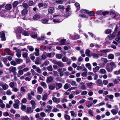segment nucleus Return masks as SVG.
Instances as JSON below:
<instances>
[{
	"label": "nucleus",
	"instance_id": "1",
	"mask_svg": "<svg viewBox=\"0 0 120 120\" xmlns=\"http://www.w3.org/2000/svg\"><path fill=\"white\" fill-rule=\"evenodd\" d=\"M53 17L54 18H57L54 19L53 20L54 22L56 23L60 22L64 19V18H62L63 17L60 15H55L53 16Z\"/></svg>",
	"mask_w": 120,
	"mask_h": 120
},
{
	"label": "nucleus",
	"instance_id": "2",
	"mask_svg": "<svg viewBox=\"0 0 120 120\" xmlns=\"http://www.w3.org/2000/svg\"><path fill=\"white\" fill-rule=\"evenodd\" d=\"M32 68L33 69H35V71L38 73L40 74L42 73V72L41 69L37 67L36 65H33Z\"/></svg>",
	"mask_w": 120,
	"mask_h": 120
},
{
	"label": "nucleus",
	"instance_id": "3",
	"mask_svg": "<svg viewBox=\"0 0 120 120\" xmlns=\"http://www.w3.org/2000/svg\"><path fill=\"white\" fill-rule=\"evenodd\" d=\"M19 101L18 100H17L16 101L15 104H13L14 107L15 109H19Z\"/></svg>",
	"mask_w": 120,
	"mask_h": 120
},
{
	"label": "nucleus",
	"instance_id": "4",
	"mask_svg": "<svg viewBox=\"0 0 120 120\" xmlns=\"http://www.w3.org/2000/svg\"><path fill=\"white\" fill-rule=\"evenodd\" d=\"M53 80V78L51 76L47 77L46 79V82L47 83H49L52 82Z\"/></svg>",
	"mask_w": 120,
	"mask_h": 120
},
{
	"label": "nucleus",
	"instance_id": "5",
	"mask_svg": "<svg viewBox=\"0 0 120 120\" xmlns=\"http://www.w3.org/2000/svg\"><path fill=\"white\" fill-rule=\"evenodd\" d=\"M52 99L53 101L56 104L59 103L60 101V98H57L55 97H53Z\"/></svg>",
	"mask_w": 120,
	"mask_h": 120
},
{
	"label": "nucleus",
	"instance_id": "6",
	"mask_svg": "<svg viewBox=\"0 0 120 120\" xmlns=\"http://www.w3.org/2000/svg\"><path fill=\"white\" fill-rule=\"evenodd\" d=\"M0 35H1V40L3 41H4L6 40V38L5 37V34L4 32L3 31L2 32H0Z\"/></svg>",
	"mask_w": 120,
	"mask_h": 120
},
{
	"label": "nucleus",
	"instance_id": "7",
	"mask_svg": "<svg viewBox=\"0 0 120 120\" xmlns=\"http://www.w3.org/2000/svg\"><path fill=\"white\" fill-rule=\"evenodd\" d=\"M79 88L81 89L82 90H85L86 89V87L83 82L80 83L79 86Z\"/></svg>",
	"mask_w": 120,
	"mask_h": 120
},
{
	"label": "nucleus",
	"instance_id": "8",
	"mask_svg": "<svg viewBox=\"0 0 120 120\" xmlns=\"http://www.w3.org/2000/svg\"><path fill=\"white\" fill-rule=\"evenodd\" d=\"M62 16L63 17L62 18L64 19L65 18H67L69 15V14L68 12H67L66 11L63 13L62 14Z\"/></svg>",
	"mask_w": 120,
	"mask_h": 120
},
{
	"label": "nucleus",
	"instance_id": "9",
	"mask_svg": "<svg viewBox=\"0 0 120 120\" xmlns=\"http://www.w3.org/2000/svg\"><path fill=\"white\" fill-rule=\"evenodd\" d=\"M2 14H1L0 15L1 16L3 17H7L8 16L7 12L5 11V10H2Z\"/></svg>",
	"mask_w": 120,
	"mask_h": 120
},
{
	"label": "nucleus",
	"instance_id": "10",
	"mask_svg": "<svg viewBox=\"0 0 120 120\" xmlns=\"http://www.w3.org/2000/svg\"><path fill=\"white\" fill-rule=\"evenodd\" d=\"M62 86V85L61 83H55V86L57 90H58L61 88Z\"/></svg>",
	"mask_w": 120,
	"mask_h": 120
},
{
	"label": "nucleus",
	"instance_id": "11",
	"mask_svg": "<svg viewBox=\"0 0 120 120\" xmlns=\"http://www.w3.org/2000/svg\"><path fill=\"white\" fill-rule=\"evenodd\" d=\"M49 12L51 14L54 13L55 11V9L53 7H50L49 8L48 10Z\"/></svg>",
	"mask_w": 120,
	"mask_h": 120
},
{
	"label": "nucleus",
	"instance_id": "12",
	"mask_svg": "<svg viewBox=\"0 0 120 120\" xmlns=\"http://www.w3.org/2000/svg\"><path fill=\"white\" fill-rule=\"evenodd\" d=\"M43 89L41 86H39L37 88V92L38 94H41L43 91Z\"/></svg>",
	"mask_w": 120,
	"mask_h": 120
},
{
	"label": "nucleus",
	"instance_id": "13",
	"mask_svg": "<svg viewBox=\"0 0 120 120\" xmlns=\"http://www.w3.org/2000/svg\"><path fill=\"white\" fill-rule=\"evenodd\" d=\"M49 89L52 90H54L55 88L54 84H50L48 85Z\"/></svg>",
	"mask_w": 120,
	"mask_h": 120
},
{
	"label": "nucleus",
	"instance_id": "14",
	"mask_svg": "<svg viewBox=\"0 0 120 120\" xmlns=\"http://www.w3.org/2000/svg\"><path fill=\"white\" fill-rule=\"evenodd\" d=\"M15 30H16L17 33H21L22 32V27H21L19 26L15 28Z\"/></svg>",
	"mask_w": 120,
	"mask_h": 120
},
{
	"label": "nucleus",
	"instance_id": "15",
	"mask_svg": "<svg viewBox=\"0 0 120 120\" xmlns=\"http://www.w3.org/2000/svg\"><path fill=\"white\" fill-rule=\"evenodd\" d=\"M18 74L17 75V76L19 77L23 74V71L22 70H19L18 71Z\"/></svg>",
	"mask_w": 120,
	"mask_h": 120
},
{
	"label": "nucleus",
	"instance_id": "16",
	"mask_svg": "<svg viewBox=\"0 0 120 120\" xmlns=\"http://www.w3.org/2000/svg\"><path fill=\"white\" fill-rule=\"evenodd\" d=\"M70 113L71 114V116L73 117H75L77 116V113L73 111L70 112Z\"/></svg>",
	"mask_w": 120,
	"mask_h": 120
},
{
	"label": "nucleus",
	"instance_id": "17",
	"mask_svg": "<svg viewBox=\"0 0 120 120\" xmlns=\"http://www.w3.org/2000/svg\"><path fill=\"white\" fill-rule=\"evenodd\" d=\"M85 53L86 55L89 57H90L91 56L90 55V51L88 49H86V52Z\"/></svg>",
	"mask_w": 120,
	"mask_h": 120
},
{
	"label": "nucleus",
	"instance_id": "18",
	"mask_svg": "<svg viewBox=\"0 0 120 120\" xmlns=\"http://www.w3.org/2000/svg\"><path fill=\"white\" fill-rule=\"evenodd\" d=\"M31 107L30 106H28L26 108V113L28 114L30 113H31L33 112V111L31 112Z\"/></svg>",
	"mask_w": 120,
	"mask_h": 120
},
{
	"label": "nucleus",
	"instance_id": "19",
	"mask_svg": "<svg viewBox=\"0 0 120 120\" xmlns=\"http://www.w3.org/2000/svg\"><path fill=\"white\" fill-rule=\"evenodd\" d=\"M16 70L17 69L16 67L13 66L10 67L9 69L10 71L13 72L16 71Z\"/></svg>",
	"mask_w": 120,
	"mask_h": 120
},
{
	"label": "nucleus",
	"instance_id": "20",
	"mask_svg": "<svg viewBox=\"0 0 120 120\" xmlns=\"http://www.w3.org/2000/svg\"><path fill=\"white\" fill-rule=\"evenodd\" d=\"M41 17L40 15L36 14L34 16L33 19L34 20H36L39 19Z\"/></svg>",
	"mask_w": 120,
	"mask_h": 120
},
{
	"label": "nucleus",
	"instance_id": "21",
	"mask_svg": "<svg viewBox=\"0 0 120 120\" xmlns=\"http://www.w3.org/2000/svg\"><path fill=\"white\" fill-rule=\"evenodd\" d=\"M66 40L65 39H63L61 40L60 45H66L67 43L66 42Z\"/></svg>",
	"mask_w": 120,
	"mask_h": 120
},
{
	"label": "nucleus",
	"instance_id": "22",
	"mask_svg": "<svg viewBox=\"0 0 120 120\" xmlns=\"http://www.w3.org/2000/svg\"><path fill=\"white\" fill-rule=\"evenodd\" d=\"M28 11V10L27 9H24L21 12L22 15L23 16L25 15L27 13Z\"/></svg>",
	"mask_w": 120,
	"mask_h": 120
},
{
	"label": "nucleus",
	"instance_id": "23",
	"mask_svg": "<svg viewBox=\"0 0 120 120\" xmlns=\"http://www.w3.org/2000/svg\"><path fill=\"white\" fill-rule=\"evenodd\" d=\"M9 87V86L7 84L5 83L4 84L2 87L4 90H6L8 89Z\"/></svg>",
	"mask_w": 120,
	"mask_h": 120
},
{
	"label": "nucleus",
	"instance_id": "24",
	"mask_svg": "<svg viewBox=\"0 0 120 120\" xmlns=\"http://www.w3.org/2000/svg\"><path fill=\"white\" fill-rule=\"evenodd\" d=\"M57 65L60 67H63L64 66L63 63L60 61H58Z\"/></svg>",
	"mask_w": 120,
	"mask_h": 120
},
{
	"label": "nucleus",
	"instance_id": "25",
	"mask_svg": "<svg viewBox=\"0 0 120 120\" xmlns=\"http://www.w3.org/2000/svg\"><path fill=\"white\" fill-rule=\"evenodd\" d=\"M12 8V5L11 4H8L6 5L5 7V8L7 10H10Z\"/></svg>",
	"mask_w": 120,
	"mask_h": 120
},
{
	"label": "nucleus",
	"instance_id": "26",
	"mask_svg": "<svg viewBox=\"0 0 120 120\" xmlns=\"http://www.w3.org/2000/svg\"><path fill=\"white\" fill-rule=\"evenodd\" d=\"M71 86L69 84L66 83L64 86V88L65 90H67Z\"/></svg>",
	"mask_w": 120,
	"mask_h": 120
},
{
	"label": "nucleus",
	"instance_id": "27",
	"mask_svg": "<svg viewBox=\"0 0 120 120\" xmlns=\"http://www.w3.org/2000/svg\"><path fill=\"white\" fill-rule=\"evenodd\" d=\"M105 69L108 72L111 71L113 69L112 68L109 67L108 66L106 67Z\"/></svg>",
	"mask_w": 120,
	"mask_h": 120
},
{
	"label": "nucleus",
	"instance_id": "28",
	"mask_svg": "<svg viewBox=\"0 0 120 120\" xmlns=\"http://www.w3.org/2000/svg\"><path fill=\"white\" fill-rule=\"evenodd\" d=\"M73 39H78L79 38V36L77 34H75L71 37Z\"/></svg>",
	"mask_w": 120,
	"mask_h": 120
},
{
	"label": "nucleus",
	"instance_id": "29",
	"mask_svg": "<svg viewBox=\"0 0 120 120\" xmlns=\"http://www.w3.org/2000/svg\"><path fill=\"white\" fill-rule=\"evenodd\" d=\"M39 57L36 58L35 63L36 64L38 65L41 64V63L39 60Z\"/></svg>",
	"mask_w": 120,
	"mask_h": 120
},
{
	"label": "nucleus",
	"instance_id": "30",
	"mask_svg": "<svg viewBox=\"0 0 120 120\" xmlns=\"http://www.w3.org/2000/svg\"><path fill=\"white\" fill-rule=\"evenodd\" d=\"M41 85L42 86L44 89H46L47 87L46 83L45 82H42L41 83Z\"/></svg>",
	"mask_w": 120,
	"mask_h": 120
},
{
	"label": "nucleus",
	"instance_id": "31",
	"mask_svg": "<svg viewBox=\"0 0 120 120\" xmlns=\"http://www.w3.org/2000/svg\"><path fill=\"white\" fill-rule=\"evenodd\" d=\"M6 55H10L11 51L10 50L8 49H6L4 51Z\"/></svg>",
	"mask_w": 120,
	"mask_h": 120
},
{
	"label": "nucleus",
	"instance_id": "32",
	"mask_svg": "<svg viewBox=\"0 0 120 120\" xmlns=\"http://www.w3.org/2000/svg\"><path fill=\"white\" fill-rule=\"evenodd\" d=\"M100 51L102 52L107 53L109 52L110 51V50L109 49H106L101 50Z\"/></svg>",
	"mask_w": 120,
	"mask_h": 120
},
{
	"label": "nucleus",
	"instance_id": "33",
	"mask_svg": "<svg viewBox=\"0 0 120 120\" xmlns=\"http://www.w3.org/2000/svg\"><path fill=\"white\" fill-rule=\"evenodd\" d=\"M48 21V20L46 19H44L41 20L42 23L44 24H47Z\"/></svg>",
	"mask_w": 120,
	"mask_h": 120
},
{
	"label": "nucleus",
	"instance_id": "34",
	"mask_svg": "<svg viewBox=\"0 0 120 120\" xmlns=\"http://www.w3.org/2000/svg\"><path fill=\"white\" fill-rule=\"evenodd\" d=\"M68 83H70L72 86H77V85L76 84V82L75 81H73L71 82H68Z\"/></svg>",
	"mask_w": 120,
	"mask_h": 120
},
{
	"label": "nucleus",
	"instance_id": "35",
	"mask_svg": "<svg viewBox=\"0 0 120 120\" xmlns=\"http://www.w3.org/2000/svg\"><path fill=\"white\" fill-rule=\"evenodd\" d=\"M106 70L104 69H101L99 70V73L101 74H105L106 73Z\"/></svg>",
	"mask_w": 120,
	"mask_h": 120
},
{
	"label": "nucleus",
	"instance_id": "36",
	"mask_svg": "<svg viewBox=\"0 0 120 120\" xmlns=\"http://www.w3.org/2000/svg\"><path fill=\"white\" fill-rule=\"evenodd\" d=\"M110 64L112 68H115L116 67V65L115 63L114 62H112L110 63Z\"/></svg>",
	"mask_w": 120,
	"mask_h": 120
},
{
	"label": "nucleus",
	"instance_id": "37",
	"mask_svg": "<svg viewBox=\"0 0 120 120\" xmlns=\"http://www.w3.org/2000/svg\"><path fill=\"white\" fill-rule=\"evenodd\" d=\"M22 34L25 36H28L29 35V33L28 32L25 30L23 32Z\"/></svg>",
	"mask_w": 120,
	"mask_h": 120
},
{
	"label": "nucleus",
	"instance_id": "38",
	"mask_svg": "<svg viewBox=\"0 0 120 120\" xmlns=\"http://www.w3.org/2000/svg\"><path fill=\"white\" fill-rule=\"evenodd\" d=\"M21 119L22 120H30L29 118L27 116H22L21 118Z\"/></svg>",
	"mask_w": 120,
	"mask_h": 120
},
{
	"label": "nucleus",
	"instance_id": "39",
	"mask_svg": "<svg viewBox=\"0 0 120 120\" xmlns=\"http://www.w3.org/2000/svg\"><path fill=\"white\" fill-rule=\"evenodd\" d=\"M28 53L26 52H24L22 53V55L23 57L24 58H27L28 57Z\"/></svg>",
	"mask_w": 120,
	"mask_h": 120
},
{
	"label": "nucleus",
	"instance_id": "40",
	"mask_svg": "<svg viewBox=\"0 0 120 120\" xmlns=\"http://www.w3.org/2000/svg\"><path fill=\"white\" fill-rule=\"evenodd\" d=\"M114 56L112 54H109L108 56V58L110 59H113L114 58Z\"/></svg>",
	"mask_w": 120,
	"mask_h": 120
},
{
	"label": "nucleus",
	"instance_id": "41",
	"mask_svg": "<svg viewBox=\"0 0 120 120\" xmlns=\"http://www.w3.org/2000/svg\"><path fill=\"white\" fill-rule=\"evenodd\" d=\"M111 112L114 115H116L117 113V111L115 109H112L111 111Z\"/></svg>",
	"mask_w": 120,
	"mask_h": 120
},
{
	"label": "nucleus",
	"instance_id": "42",
	"mask_svg": "<svg viewBox=\"0 0 120 120\" xmlns=\"http://www.w3.org/2000/svg\"><path fill=\"white\" fill-rule=\"evenodd\" d=\"M19 3L20 2H19L18 1H15L13 4V7H16Z\"/></svg>",
	"mask_w": 120,
	"mask_h": 120
},
{
	"label": "nucleus",
	"instance_id": "43",
	"mask_svg": "<svg viewBox=\"0 0 120 120\" xmlns=\"http://www.w3.org/2000/svg\"><path fill=\"white\" fill-rule=\"evenodd\" d=\"M86 66L87 67L88 69L90 71L91 70V66L90 63H87L86 64Z\"/></svg>",
	"mask_w": 120,
	"mask_h": 120
},
{
	"label": "nucleus",
	"instance_id": "44",
	"mask_svg": "<svg viewBox=\"0 0 120 120\" xmlns=\"http://www.w3.org/2000/svg\"><path fill=\"white\" fill-rule=\"evenodd\" d=\"M10 17L12 18H14L15 17V13L13 12H12L10 13Z\"/></svg>",
	"mask_w": 120,
	"mask_h": 120
},
{
	"label": "nucleus",
	"instance_id": "45",
	"mask_svg": "<svg viewBox=\"0 0 120 120\" xmlns=\"http://www.w3.org/2000/svg\"><path fill=\"white\" fill-rule=\"evenodd\" d=\"M87 14L90 16H93L95 14V13L93 11H90L89 12L88 11V12Z\"/></svg>",
	"mask_w": 120,
	"mask_h": 120
},
{
	"label": "nucleus",
	"instance_id": "46",
	"mask_svg": "<svg viewBox=\"0 0 120 120\" xmlns=\"http://www.w3.org/2000/svg\"><path fill=\"white\" fill-rule=\"evenodd\" d=\"M92 55L94 58L95 59H97L99 57V55H100V54H96L95 53H93L92 54Z\"/></svg>",
	"mask_w": 120,
	"mask_h": 120
},
{
	"label": "nucleus",
	"instance_id": "47",
	"mask_svg": "<svg viewBox=\"0 0 120 120\" xmlns=\"http://www.w3.org/2000/svg\"><path fill=\"white\" fill-rule=\"evenodd\" d=\"M80 12L82 13L87 14L88 11L85 9H82L80 11Z\"/></svg>",
	"mask_w": 120,
	"mask_h": 120
},
{
	"label": "nucleus",
	"instance_id": "48",
	"mask_svg": "<svg viewBox=\"0 0 120 120\" xmlns=\"http://www.w3.org/2000/svg\"><path fill=\"white\" fill-rule=\"evenodd\" d=\"M16 61L18 64H20L22 62L23 60L22 59L18 58L16 60Z\"/></svg>",
	"mask_w": 120,
	"mask_h": 120
},
{
	"label": "nucleus",
	"instance_id": "49",
	"mask_svg": "<svg viewBox=\"0 0 120 120\" xmlns=\"http://www.w3.org/2000/svg\"><path fill=\"white\" fill-rule=\"evenodd\" d=\"M97 82L98 83V85L99 86H103V84L102 83L101 80L100 79H99L98 80Z\"/></svg>",
	"mask_w": 120,
	"mask_h": 120
},
{
	"label": "nucleus",
	"instance_id": "50",
	"mask_svg": "<svg viewBox=\"0 0 120 120\" xmlns=\"http://www.w3.org/2000/svg\"><path fill=\"white\" fill-rule=\"evenodd\" d=\"M6 94L8 95H10L12 94V93L10 89L6 91Z\"/></svg>",
	"mask_w": 120,
	"mask_h": 120
},
{
	"label": "nucleus",
	"instance_id": "51",
	"mask_svg": "<svg viewBox=\"0 0 120 120\" xmlns=\"http://www.w3.org/2000/svg\"><path fill=\"white\" fill-rule=\"evenodd\" d=\"M16 36L17 38L20 39L21 38V34L20 33H17L16 34Z\"/></svg>",
	"mask_w": 120,
	"mask_h": 120
},
{
	"label": "nucleus",
	"instance_id": "52",
	"mask_svg": "<svg viewBox=\"0 0 120 120\" xmlns=\"http://www.w3.org/2000/svg\"><path fill=\"white\" fill-rule=\"evenodd\" d=\"M22 6L25 9H27L28 8V6L27 4L26 3H24L22 4Z\"/></svg>",
	"mask_w": 120,
	"mask_h": 120
},
{
	"label": "nucleus",
	"instance_id": "53",
	"mask_svg": "<svg viewBox=\"0 0 120 120\" xmlns=\"http://www.w3.org/2000/svg\"><path fill=\"white\" fill-rule=\"evenodd\" d=\"M113 16H112L113 17L115 18H118V16L119 15H119H118V14L116 12L114 13Z\"/></svg>",
	"mask_w": 120,
	"mask_h": 120
},
{
	"label": "nucleus",
	"instance_id": "54",
	"mask_svg": "<svg viewBox=\"0 0 120 120\" xmlns=\"http://www.w3.org/2000/svg\"><path fill=\"white\" fill-rule=\"evenodd\" d=\"M47 69L50 71H52L53 70V68L51 65H49L47 68Z\"/></svg>",
	"mask_w": 120,
	"mask_h": 120
},
{
	"label": "nucleus",
	"instance_id": "55",
	"mask_svg": "<svg viewBox=\"0 0 120 120\" xmlns=\"http://www.w3.org/2000/svg\"><path fill=\"white\" fill-rule=\"evenodd\" d=\"M64 117L66 119V120H70V116L67 114L64 115Z\"/></svg>",
	"mask_w": 120,
	"mask_h": 120
},
{
	"label": "nucleus",
	"instance_id": "56",
	"mask_svg": "<svg viewBox=\"0 0 120 120\" xmlns=\"http://www.w3.org/2000/svg\"><path fill=\"white\" fill-rule=\"evenodd\" d=\"M56 56L57 58L59 59H61L62 56L61 54H56Z\"/></svg>",
	"mask_w": 120,
	"mask_h": 120
},
{
	"label": "nucleus",
	"instance_id": "57",
	"mask_svg": "<svg viewBox=\"0 0 120 120\" xmlns=\"http://www.w3.org/2000/svg\"><path fill=\"white\" fill-rule=\"evenodd\" d=\"M58 8L61 10H64L65 8L62 5H59Z\"/></svg>",
	"mask_w": 120,
	"mask_h": 120
},
{
	"label": "nucleus",
	"instance_id": "58",
	"mask_svg": "<svg viewBox=\"0 0 120 120\" xmlns=\"http://www.w3.org/2000/svg\"><path fill=\"white\" fill-rule=\"evenodd\" d=\"M30 58L33 60H34L35 58V57L34 55V54H31L30 55Z\"/></svg>",
	"mask_w": 120,
	"mask_h": 120
},
{
	"label": "nucleus",
	"instance_id": "59",
	"mask_svg": "<svg viewBox=\"0 0 120 120\" xmlns=\"http://www.w3.org/2000/svg\"><path fill=\"white\" fill-rule=\"evenodd\" d=\"M28 48L30 51H32L34 50V48L32 46H28Z\"/></svg>",
	"mask_w": 120,
	"mask_h": 120
},
{
	"label": "nucleus",
	"instance_id": "60",
	"mask_svg": "<svg viewBox=\"0 0 120 120\" xmlns=\"http://www.w3.org/2000/svg\"><path fill=\"white\" fill-rule=\"evenodd\" d=\"M14 82H11L9 84V86L11 88H12L14 87Z\"/></svg>",
	"mask_w": 120,
	"mask_h": 120
},
{
	"label": "nucleus",
	"instance_id": "61",
	"mask_svg": "<svg viewBox=\"0 0 120 120\" xmlns=\"http://www.w3.org/2000/svg\"><path fill=\"white\" fill-rule=\"evenodd\" d=\"M112 32V30L110 29H108L105 31V32L107 34H109L110 33Z\"/></svg>",
	"mask_w": 120,
	"mask_h": 120
},
{
	"label": "nucleus",
	"instance_id": "62",
	"mask_svg": "<svg viewBox=\"0 0 120 120\" xmlns=\"http://www.w3.org/2000/svg\"><path fill=\"white\" fill-rule=\"evenodd\" d=\"M101 59L105 63H107L108 62V60L106 58H101Z\"/></svg>",
	"mask_w": 120,
	"mask_h": 120
},
{
	"label": "nucleus",
	"instance_id": "63",
	"mask_svg": "<svg viewBox=\"0 0 120 120\" xmlns=\"http://www.w3.org/2000/svg\"><path fill=\"white\" fill-rule=\"evenodd\" d=\"M66 61L67 62V64L70 65L71 64V61L70 59L67 58Z\"/></svg>",
	"mask_w": 120,
	"mask_h": 120
},
{
	"label": "nucleus",
	"instance_id": "64",
	"mask_svg": "<svg viewBox=\"0 0 120 120\" xmlns=\"http://www.w3.org/2000/svg\"><path fill=\"white\" fill-rule=\"evenodd\" d=\"M114 74L116 75L120 74V70H119L118 71H116L114 72Z\"/></svg>",
	"mask_w": 120,
	"mask_h": 120
}]
</instances>
